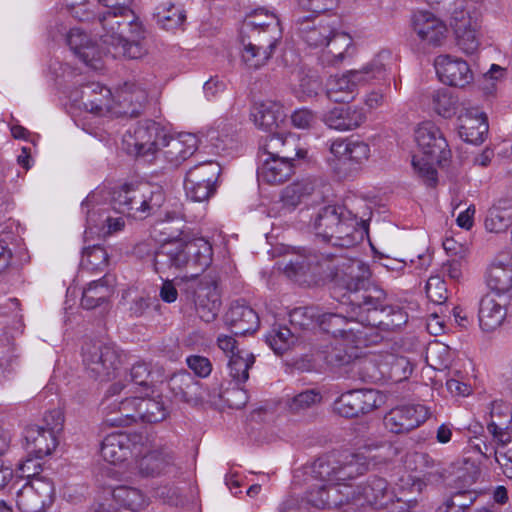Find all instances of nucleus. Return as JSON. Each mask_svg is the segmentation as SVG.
Here are the masks:
<instances>
[{
    "label": "nucleus",
    "mask_w": 512,
    "mask_h": 512,
    "mask_svg": "<svg viewBox=\"0 0 512 512\" xmlns=\"http://www.w3.org/2000/svg\"><path fill=\"white\" fill-rule=\"evenodd\" d=\"M23 437L27 454L35 458L50 455L58 445V437L39 425L27 426Z\"/></svg>",
    "instance_id": "obj_30"
},
{
    "label": "nucleus",
    "mask_w": 512,
    "mask_h": 512,
    "mask_svg": "<svg viewBox=\"0 0 512 512\" xmlns=\"http://www.w3.org/2000/svg\"><path fill=\"white\" fill-rule=\"evenodd\" d=\"M382 394L375 389H353L342 393L333 404L336 414L344 418L366 415L380 407Z\"/></svg>",
    "instance_id": "obj_14"
},
{
    "label": "nucleus",
    "mask_w": 512,
    "mask_h": 512,
    "mask_svg": "<svg viewBox=\"0 0 512 512\" xmlns=\"http://www.w3.org/2000/svg\"><path fill=\"white\" fill-rule=\"evenodd\" d=\"M330 152L337 158L335 169L342 177H350L370 157V147L360 140L337 139L330 145Z\"/></svg>",
    "instance_id": "obj_17"
},
{
    "label": "nucleus",
    "mask_w": 512,
    "mask_h": 512,
    "mask_svg": "<svg viewBox=\"0 0 512 512\" xmlns=\"http://www.w3.org/2000/svg\"><path fill=\"white\" fill-rule=\"evenodd\" d=\"M255 357L251 352L237 350L229 356L228 370L236 384H242L249 378V369L254 365Z\"/></svg>",
    "instance_id": "obj_49"
},
{
    "label": "nucleus",
    "mask_w": 512,
    "mask_h": 512,
    "mask_svg": "<svg viewBox=\"0 0 512 512\" xmlns=\"http://www.w3.org/2000/svg\"><path fill=\"white\" fill-rule=\"evenodd\" d=\"M365 116L361 110L350 106L334 107L322 116V121L330 128L338 131L353 130L361 125Z\"/></svg>",
    "instance_id": "obj_34"
},
{
    "label": "nucleus",
    "mask_w": 512,
    "mask_h": 512,
    "mask_svg": "<svg viewBox=\"0 0 512 512\" xmlns=\"http://www.w3.org/2000/svg\"><path fill=\"white\" fill-rule=\"evenodd\" d=\"M153 17L157 24L165 30H173L180 27L186 19L185 12L174 5L158 7Z\"/></svg>",
    "instance_id": "obj_57"
},
{
    "label": "nucleus",
    "mask_w": 512,
    "mask_h": 512,
    "mask_svg": "<svg viewBox=\"0 0 512 512\" xmlns=\"http://www.w3.org/2000/svg\"><path fill=\"white\" fill-rule=\"evenodd\" d=\"M450 27L457 46L466 54L475 53L480 45L479 24L475 17L464 9H455L450 17Z\"/></svg>",
    "instance_id": "obj_21"
},
{
    "label": "nucleus",
    "mask_w": 512,
    "mask_h": 512,
    "mask_svg": "<svg viewBox=\"0 0 512 512\" xmlns=\"http://www.w3.org/2000/svg\"><path fill=\"white\" fill-rule=\"evenodd\" d=\"M487 284L498 294L512 289V265H492L488 271Z\"/></svg>",
    "instance_id": "obj_53"
},
{
    "label": "nucleus",
    "mask_w": 512,
    "mask_h": 512,
    "mask_svg": "<svg viewBox=\"0 0 512 512\" xmlns=\"http://www.w3.org/2000/svg\"><path fill=\"white\" fill-rule=\"evenodd\" d=\"M324 263L329 270L327 277L347 289L353 317L364 325L366 346L378 344L386 334L398 331L408 322L402 308L387 304L385 290L371 281L369 266L358 259L322 254L320 260L317 255L304 251L289 260L284 273L300 285H310L320 275Z\"/></svg>",
    "instance_id": "obj_1"
},
{
    "label": "nucleus",
    "mask_w": 512,
    "mask_h": 512,
    "mask_svg": "<svg viewBox=\"0 0 512 512\" xmlns=\"http://www.w3.org/2000/svg\"><path fill=\"white\" fill-rule=\"evenodd\" d=\"M415 141L427 160L413 157L414 172L424 185L434 188L438 183V173L433 163L440 167L449 163L452 153L448 142L440 128L430 121L423 122L417 127Z\"/></svg>",
    "instance_id": "obj_6"
},
{
    "label": "nucleus",
    "mask_w": 512,
    "mask_h": 512,
    "mask_svg": "<svg viewBox=\"0 0 512 512\" xmlns=\"http://www.w3.org/2000/svg\"><path fill=\"white\" fill-rule=\"evenodd\" d=\"M81 350L84 371L95 381L110 380L121 366L122 354L115 344L89 340Z\"/></svg>",
    "instance_id": "obj_10"
},
{
    "label": "nucleus",
    "mask_w": 512,
    "mask_h": 512,
    "mask_svg": "<svg viewBox=\"0 0 512 512\" xmlns=\"http://www.w3.org/2000/svg\"><path fill=\"white\" fill-rule=\"evenodd\" d=\"M112 501L116 506L99 504L90 512H139L145 505L142 492L134 487L120 485L112 489Z\"/></svg>",
    "instance_id": "obj_28"
},
{
    "label": "nucleus",
    "mask_w": 512,
    "mask_h": 512,
    "mask_svg": "<svg viewBox=\"0 0 512 512\" xmlns=\"http://www.w3.org/2000/svg\"><path fill=\"white\" fill-rule=\"evenodd\" d=\"M507 314L505 305L499 303L492 295H485L479 303V325L483 331L490 332L497 329Z\"/></svg>",
    "instance_id": "obj_37"
},
{
    "label": "nucleus",
    "mask_w": 512,
    "mask_h": 512,
    "mask_svg": "<svg viewBox=\"0 0 512 512\" xmlns=\"http://www.w3.org/2000/svg\"><path fill=\"white\" fill-rule=\"evenodd\" d=\"M412 28L419 40L428 47L441 46L446 38V25L428 11L413 14Z\"/></svg>",
    "instance_id": "obj_26"
},
{
    "label": "nucleus",
    "mask_w": 512,
    "mask_h": 512,
    "mask_svg": "<svg viewBox=\"0 0 512 512\" xmlns=\"http://www.w3.org/2000/svg\"><path fill=\"white\" fill-rule=\"evenodd\" d=\"M484 224L489 232H506L512 225V198L498 199L488 209Z\"/></svg>",
    "instance_id": "obj_38"
},
{
    "label": "nucleus",
    "mask_w": 512,
    "mask_h": 512,
    "mask_svg": "<svg viewBox=\"0 0 512 512\" xmlns=\"http://www.w3.org/2000/svg\"><path fill=\"white\" fill-rule=\"evenodd\" d=\"M114 406H117L119 414L109 411L105 416V423L114 427L129 426L137 419L151 424L158 423L166 419L169 413L160 396L157 398H125Z\"/></svg>",
    "instance_id": "obj_9"
},
{
    "label": "nucleus",
    "mask_w": 512,
    "mask_h": 512,
    "mask_svg": "<svg viewBox=\"0 0 512 512\" xmlns=\"http://www.w3.org/2000/svg\"><path fill=\"white\" fill-rule=\"evenodd\" d=\"M428 299L435 304H444L448 299V290L444 280L438 276L430 277L426 283Z\"/></svg>",
    "instance_id": "obj_62"
},
{
    "label": "nucleus",
    "mask_w": 512,
    "mask_h": 512,
    "mask_svg": "<svg viewBox=\"0 0 512 512\" xmlns=\"http://www.w3.org/2000/svg\"><path fill=\"white\" fill-rule=\"evenodd\" d=\"M189 140L195 142L192 136H188ZM188 140H183L180 137H172L167 133L165 139L160 145V155L169 162L171 165L177 167L195 152V143L186 144Z\"/></svg>",
    "instance_id": "obj_39"
},
{
    "label": "nucleus",
    "mask_w": 512,
    "mask_h": 512,
    "mask_svg": "<svg viewBox=\"0 0 512 512\" xmlns=\"http://www.w3.org/2000/svg\"><path fill=\"white\" fill-rule=\"evenodd\" d=\"M324 185L325 181L322 178H306L294 182L287 186L282 192L281 200L283 205L287 208L294 209L301 203L304 197L313 194Z\"/></svg>",
    "instance_id": "obj_40"
},
{
    "label": "nucleus",
    "mask_w": 512,
    "mask_h": 512,
    "mask_svg": "<svg viewBox=\"0 0 512 512\" xmlns=\"http://www.w3.org/2000/svg\"><path fill=\"white\" fill-rule=\"evenodd\" d=\"M175 399L188 404H198L202 399L201 383L188 371L174 373L168 382Z\"/></svg>",
    "instance_id": "obj_31"
},
{
    "label": "nucleus",
    "mask_w": 512,
    "mask_h": 512,
    "mask_svg": "<svg viewBox=\"0 0 512 512\" xmlns=\"http://www.w3.org/2000/svg\"><path fill=\"white\" fill-rule=\"evenodd\" d=\"M66 43L73 54L87 66L98 68L100 51L97 44L80 28H72L66 35Z\"/></svg>",
    "instance_id": "obj_29"
},
{
    "label": "nucleus",
    "mask_w": 512,
    "mask_h": 512,
    "mask_svg": "<svg viewBox=\"0 0 512 512\" xmlns=\"http://www.w3.org/2000/svg\"><path fill=\"white\" fill-rule=\"evenodd\" d=\"M268 22H243L240 40H250L274 53L281 37L279 19L274 14H266Z\"/></svg>",
    "instance_id": "obj_20"
},
{
    "label": "nucleus",
    "mask_w": 512,
    "mask_h": 512,
    "mask_svg": "<svg viewBox=\"0 0 512 512\" xmlns=\"http://www.w3.org/2000/svg\"><path fill=\"white\" fill-rule=\"evenodd\" d=\"M111 96V91L98 82L86 84L81 90V99L85 110L98 116L110 111Z\"/></svg>",
    "instance_id": "obj_35"
},
{
    "label": "nucleus",
    "mask_w": 512,
    "mask_h": 512,
    "mask_svg": "<svg viewBox=\"0 0 512 512\" xmlns=\"http://www.w3.org/2000/svg\"><path fill=\"white\" fill-rule=\"evenodd\" d=\"M432 100L434 110L444 118H449L455 113L456 100L448 89L444 88L436 91Z\"/></svg>",
    "instance_id": "obj_60"
},
{
    "label": "nucleus",
    "mask_w": 512,
    "mask_h": 512,
    "mask_svg": "<svg viewBox=\"0 0 512 512\" xmlns=\"http://www.w3.org/2000/svg\"><path fill=\"white\" fill-rule=\"evenodd\" d=\"M381 57L382 55H378L361 70H351L332 80L326 92L327 98L335 103H349L354 99L357 83L386 80V65L381 61Z\"/></svg>",
    "instance_id": "obj_11"
},
{
    "label": "nucleus",
    "mask_w": 512,
    "mask_h": 512,
    "mask_svg": "<svg viewBox=\"0 0 512 512\" xmlns=\"http://www.w3.org/2000/svg\"><path fill=\"white\" fill-rule=\"evenodd\" d=\"M113 294V285L107 275L99 280L90 282L83 289L81 306L84 309H94L107 302Z\"/></svg>",
    "instance_id": "obj_42"
},
{
    "label": "nucleus",
    "mask_w": 512,
    "mask_h": 512,
    "mask_svg": "<svg viewBox=\"0 0 512 512\" xmlns=\"http://www.w3.org/2000/svg\"><path fill=\"white\" fill-rule=\"evenodd\" d=\"M55 498V487L52 480L36 477L20 489L16 496V504L22 512H44Z\"/></svg>",
    "instance_id": "obj_18"
},
{
    "label": "nucleus",
    "mask_w": 512,
    "mask_h": 512,
    "mask_svg": "<svg viewBox=\"0 0 512 512\" xmlns=\"http://www.w3.org/2000/svg\"><path fill=\"white\" fill-rule=\"evenodd\" d=\"M129 436L122 432L107 435L102 443L100 453L103 459L109 463L116 464L125 461L132 452Z\"/></svg>",
    "instance_id": "obj_36"
},
{
    "label": "nucleus",
    "mask_w": 512,
    "mask_h": 512,
    "mask_svg": "<svg viewBox=\"0 0 512 512\" xmlns=\"http://www.w3.org/2000/svg\"><path fill=\"white\" fill-rule=\"evenodd\" d=\"M370 462L365 463L364 458L352 455L349 461H341L337 453H327L318 457L314 462L297 469L293 475L292 487L300 489L302 484L315 481L330 485L345 484L344 481L364 474L369 469Z\"/></svg>",
    "instance_id": "obj_5"
},
{
    "label": "nucleus",
    "mask_w": 512,
    "mask_h": 512,
    "mask_svg": "<svg viewBox=\"0 0 512 512\" xmlns=\"http://www.w3.org/2000/svg\"><path fill=\"white\" fill-rule=\"evenodd\" d=\"M165 134V129L153 120L139 122L133 135L126 140L128 151L146 162H153L160 156V145Z\"/></svg>",
    "instance_id": "obj_12"
},
{
    "label": "nucleus",
    "mask_w": 512,
    "mask_h": 512,
    "mask_svg": "<svg viewBox=\"0 0 512 512\" xmlns=\"http://www.w3.org/2000/svg\"><path fill=\"white\" fill-rule=\"evenodd\" d=\"M320 311L318 307L307 306L293 309L289 314L291 328L296 334L301 331L310 330L318 325Z\"/></svg>",
    "instance_id": "obj_51"
},
{
    "label": "nucleus",
    "mask_w": 512,
    "mask_h": 512,
    "mask_svg": "<svg viewBox=\"0 0 512 512\" xmlns=\"http://www.w3.org/2000/svg\"><path fill=\"white\" fill-rule=\"evenodd\" d=\"M414 367L415 364L405 356L389 355L381 364V372L389 380L398 383L407 380Z\"/></svg>",
    "instance_id": "obj_46"
},
{
    "label": "nucleus",
    "mask_w": 512,
    "mask_h": 512,
    "mask_svg": "<svg viewBox=\"0 0 512 512\" xmlns=\"http://www.w3.org/2000/svg\"><path fill=\"white\" fill-rule=\"evenodd\" d=\"M119 102L123 108L122 113L131 118L141 114L144 105L147 102V92L134 83H125L120 90Z\"/></svg>",
    "instance_id": "obj_41"
},
{
    "label": "nucleus",
    "mask_w": 512,
    "mask_h": 512,
    "mask_svg": "<svg viewBox=\"0 0 512 512\" xmlns=\"http://www.w3.org/2000/svg\"><path fill=\"white\" fill-rule=\"evenodd\" d=\"M163 375L162 368L154 370L150 362L139 360L130 369L131 382L139 386H148L150 383L159 381Z\"/></svg>",
    "instance_id": "obj_55"
},
{
    "label": "nucleus",
    "mask_w": 512,
    "mask_h": 512,
    "mask_svg": "<svg viewBox=\"0 0 512 512\" xmlns=\"http://www.w3.org/2000/svg\"><path fill=\"white\" fill-rule=\"evenodd\" d=\"M251 116L256 126L267 133H272L284 122L286 113L280 103L267 101L255 104Z\"/></svg>",
    "instance_id": "obj_32"
},
{
    "label": "nucleus",
    "mask_w": 512,
    "mask_h": 512,
    "mask_svg": "<svg viewBox=\"0 0 512 512\" xmlns=\"http://www.w3.org/2000/svg\"><path fill=\"white\" fill-rule=\"evenodd\" d=\"M347 298V292L343 295ZM350 306L348 316L340 313H320L318 318V326L328 334L335 338H342L347 342L353 343L356 347L366 346V336L364 333V325H362L352 314V305L346 299Z\"/></svg>",
    "instance_id": "obj_13"
},
{
    "label": "nucleus",
    "mask_w": 512,
    "mask_h": 512,
    "mask_svg": "<svg viewBox=\"0 0 512 512\" xmlns=\"http://www.w3.org/2000/svg\"><path fill=\"white\" fill-rule=\"evenodd\" d=\"M97 24L100 29L95 28V31L101 41L114 47L118 55L128 59L146 55L145 30L133 12H102Z\"/></svg>",
    "instance_id": "obj_4"
},
{
    "label": "nucleus",
    "mask_w": 512,
    "mask_h": 512,
    "mask_svg": "<svg viewBox=\"0 0 512 512\" xmlns=\"http://www.w3.org/2000/svg\"><path fill=\"white\" fill-rule=\"evenodd\" d=\"M98 3L95 0H87L82 4L72 3V11L70 14L79 21L82 22H98L99 13L102 11H97Z\"/></svg>",
    "instance_id": "obj_61"
},
{
    "label": "nucleus",
    "mask_w": 512,
    "mask_h": 512,
    "mask_svg": "<svg viewBox=\"0 0 512 512\" xmlns=\"http://www.w3.org/2000/svg\"><path fill=\"white\" fill-rule=\"evenodd\" d=\"M299 3L312 14L294 20L297 35L311 48L324 47L338 21L334 15L323 13L336 6L337 0H299Z\"/></svg>",
    "instance_id": "obj_7"
},
{
    "label": "nucleus",
    "mask_w": 512,
    "mask_h": 512,
    "mask_svg": "<svg viewBox=\"0 0 512 512\" xmlns=\"http://www.w3.org/2000/svg\"><path fill=\"white\" fill-rule=\"evenodd\" d=\"M489 125L484 113L475 112L474 117L466 116L459 127V136L468 143L481 144L488 133Z\"/></svg>",
    "instance_id": "obj_43"
},
{
    "label": "nucleus",
    "mask_w": 512,
    "mask_h": 512,
    "mask_svg": "<svg viewBox=\"0 0 512 512\" xmlns=\"http://www.w3.org/2000/svg\"><path fill=\"white\" fill-rule=\"evenodd\" d=\"M300 339L291 327L274 325L266 336V343L278 355L285 353L292 345Z\"/></svg>",
    "instance_id": "obj_48"
},
{
    "label": "nucleus",
    "mask_w": 512,
    "mask_h": 512,
    "mask_svg": "<svg viewBox=\"0 0 512 512\" xmlns=\"http://www.w3.org/2000/svg\"><path fill=\"white\" fill-rule=\"evenodd\" d=\"M224 321L235 336L254 333L260 323L257 313L244 300H236L230 304Z\"/></svg>",
    "instance_id": "obj_27"
},
{
    "label": "nucleus",
    "mask_w": 512,
    "mask_h": 512,
    "mask_svg": "<svg viewBox=\"0 0 512 512\" xmlns=\"http://www.w3.org/2000/svg\"><path fill=\"white\" fill-rule=\"evenodd\" d=\"M193 301L196 313L202 321L206 323L214 321L221 306L216 281L212 278L201 280L193 291Z\"/></svg>",
    "instance_id": "obj_23"
},
{
    "label": "nucleus",
    "mask_w": 512,
    "mask_h": 512,
    "mask_svg": "<svg viewBox=\"0 0 512 512\" xmlns=\"http://www.w3.org/2000/svg\"><path fill=\"white\" fill-rule=\"evenodd\" d=\"M165 201L161 186L149 183L125 184L113 192V210L128 216L145 219L156 213Z\"/></svg>",
    "instance_id": "obj_8"
},
{
    "label": "nucleus",
    "mask_w": 512,
    "mask_h": 512,
    "mask_svg": "<svg viewBox=\"0 0 512 512\" xmlns=\"http://www.w3.org/2000/svg\"><path fill=\"white\" fill-rule=\"evenodd\" d=\"M81 209L86 214L85 239L94 233H99L104 229V223L101 219L105 218L106 211L94 203V194H89L81 203Z\"/></svg>",
    "instance_id": "obj_50"
},
{
    "label": "nucleus",
    "mask_w": 512,
    "mask_h": 512,
    "mask_svg": "<svg viewBox=\"0 0 512 512\" xmlns=\"http://www.w3.org/2000/svg\"><path fill=\"white\" fill-rule=\"evenodd\" d=\"M236 384L235 387L220 392L219 397L232 409H241L248 402L247 392Z\"/></svg>",
    "instance_id": "obj_63"
},
{
    "label": "nucleus",
    "mask_w": 512,
    "mask_h": 512,
    "mask_svg": "<svg viewBox=\"0 0 512 512\" xmlns=\"http://www.w3.org/2000/svg\"><path fill=\"white\" fill-rule=\"evenodd\" d=\"M422 405H404L391 409L384 417L385 427L392 433L403 434L419 427L427 418Z\"/></svg>",
    "instance_id": "obj_22"
},
{
    "label": "nucleus",
    "mask_w": 512,
    "mask_h": 512,
    "mask_svg": "<svg viewBox=\"0 0 512 512\" xmlns=\"http://www.w3.org/2000/svg\"><path fill=\"white\" fill-rule=\"evenodd\" d=\"M300 217L307 222L315 236L336 248H350L368 233L367 222L345 205L328 204L318 208L301 209Z\"/></svg>",
    "instance_id": "obj_2"
},
{
    "label": "nucleus",
    "mask_w": 512,
    "mask_h": 512,
    "mask_svg": "<svg viewBox=\"0 0 512 512\" xmlns=\"http://www.w3.org/2000/svg\"><path fill=\"white\" fill-rule=\"evenodd\" d=\"M510 429L511 426H508L507 421H500L498 419L496 422H489L487 425L488 432L501 446H505L511 442L512 436L510 434Z\"/></svg>",
    "instance_id": "obj_64"
},
{
    "label": "nucleus",
    "mask_w": 512,
    "mask_h": 512,
    "mask_svg": "<svg viewBox=\"0 0 512 512\" xmlns=\"http://www.w3.org/2000/svg\"><path fill=\"white\" fill-rule=\"evenodd\" d=\"M322 80L315 71H304L299 73V93L303 98L316 97L322 90Z\"/></svg>",
    "instance_id": "obj_59"
},
{
    "label": "nucleus",
    "mask_w": 512,
    "mask_h": 512,
    "mask_svg": "<svg viewBox=\"0 0 512 512\" xmlns=\"http://www.w3.org/2000/svg\"><path fill=\"white\" fill-rule=\"evenodd\" d=\"M241 43L243 45L241 59L249 69H260L268 63L269 59L273 55L271 50H267L265 47L254 42L252 43L250 40L241 41Z\"/></svg>",
    "instance_id": "obj_52"
},
{
    "label": "nucleus",
    "mask_w": 512,
    "mask_h": 512,
    "mask_svg": "<svg viewBox=\"0 0 512 512\" xmlns=\"http://www.w3.org/2000/svg\"><path fill=\"white\" fill-rule=\"evenodd\" d=\"M340 493L347 498L346 504H353L357 507H383L390 501L387 481L377 476L370 477L365 483L358 485L342 484Z\"/></svg>",
    "instance_id": "obj_16"
},
{
    "label": "nucleus",
    "mask_w": 512,
    "mask_h": 512,
    "mask_svg": "<svg viewBox=\"0 0 512 512\" xmlns=\"http://www.w3.org/2000/svg\"><path fill=\"white\" fill-rule=\"evenodd\" d=\"M434 65L440 81L449 86L465 87L473 80L470 66L461 58L439 55Z\"/></svg>",
    "instance_id": "obj_24"
},
{
    "label": "nucleus",
    "mask_w": 512,
    "mask_h": 512,
    "mask_svg": "<svg viewBox=\"0 0 512 512\" xmlns=\"http://www.w3.org/2000/svg\"><path fill=\"white\" fill-rule=\"evenodd\" d=\"M306 154V150L298 149L295 153L283 151V155L275 154V157H269L258 168V179L272 185L284 183L294 174V161L305 158Z\"/></svg>",
    "instance_id": "obj_19"
},
{
    "label": "nucleus",
    "mask_w": 512,
    "mask_h": 512,
    "mask_svg": "<svg viewBox=\"0 0 512 512\" xmlns=\"http://www.w3.org/2000/svg\"><path fill=\"white\" fill-rule=\"evenodd\" d=\"M212 256V246L206 239L190 237L181 229L154 252L153 266L159 274L175 269L184 270L186 277L196 278L210 266Z\"/></svg>",
    "instance_id": "obj_3"
},
{
    "label": "nucleus",
    "mask_w": 512,
    "mask_h": 512,
    "mask_svg": "<svg viewBox=\"0 0 512 512\" xmlns=\"http://www.w3.org/2000/svg\"><path fill=\"white\" fill-rule=\"evenodd\" d=\"M295 138L293 136H286L283 132L276 130L268 133L265 137L263 149L269 157H275V154L283 155V151H293Z\"/></svg>",
    "instance_id": "obj_56"
},
{
    "label": "nucleus",
    "mask_w": 512,
    "mask_h": 512,
    "mask_svg": "<svg viewBox=\"0 0 512 512\" xmlns=\"http://www.w3.org/2000/svg\"><path fill=\"white\" fill-rule=\"evenodd\" d=\"M138 468L147 477L171 473L174 470V455L167 448L152 450L139 460Z\"/></svg>",
    "instance_id": "obj_33"
},
{
    "label": "nucleus",
    "mask_w": 512,
    "mask_h": 512,
    "mask_svg": "<svg viewBox=\"0 0 512 512\" xmlns=\"http://www.w3.org/2000/svg\"><path fill=\"white\" fill-rule=\"evenodd\" d=\"M221 174V166L215 161H206L191 167L185 177L187 196L202 202L209 199L215 192V183Z\"/></svg>",
    "instance_id": "obj_15"
},
{
    "label": "nucleus",
    "mask_w": 512,
    "mask_h": 512,
    "mask_svg": "<svg viewBox=\"0 0 512 512\" xmlns=\"http://www.w3.org/2000/svg\"><path fill=\"white\" fill-rule=\"evenodd\" d=\"M476 499L477 494L474 491H458L439 506L438 512H465Z\"/></svg>",
    "instance_id": "obj_58"
},
{
    "label": "nucleus",
    "mask_w": 512,
    "mask_h": 512,
    "mask_svg": "<svg viewBox=\"0 0 512 512\" xmlns=\"http://www.w3.org/2000/svg\"><path fill=\"white\" fill-rule=\"evenodd\" d=\"M323 400L322 393L316 388L305 389L292 396H287L285 407L290 414L300 415L318 406Z\"/></svg>",
    "instance_id": "obj_45"
},
{
    "label": "nucleus",
    "mask_w": 512,
    "mask_h": 512,
    "mask_svg": "<svg viewBox=\"0 0 512 512\" xmlns=\"http://www.w3.org/2000/svg\"><path fill=\"white\" fill-rule=\"evenodd\" d=\"M301 488H305L302 500L308 505L319 509L337 508L346 505L347 498L343 497L342 484L326 485L315 481H309V484H302Z\"/></svg>",
    "instance_id": "obj_25"
},
{
    "label": "nucleus",
    "mask_w": 512,
    "mask_h": 512,
    "mask_svg": "<svg viewBox=\"0 0 512 512\" xmlns=\"http://www.w3.org/2000/svg\"><path fill=\"white\" fill-rule=\"evenodd\" d=\"M108 263L109 255L103 246L94 244L83 249L80 262L83 269L88 271H102L108 266Z\"/></svg>",
    "instance_id": "obj_54"
},
{
    "label": "nucleus",
    "mask_w": 512,
    "mask_h": 512,
    "mask_svg": "<svg viewBox=\"0 0 512 512\" xmlns=\"http://www.w3.org/2000/svg\"><path fill=\"white\" fill-rule=\"evenodd\" d=\"M337 25H335V32L332 33L324 45L327 63L331 65L340 63L353 45L352 37L346 32L339 31Z\"/></svg>",
    "instance_id": "obj_44"
},
{
    "label": "nucleus",
    "mask_w": 512,
    "mask_h": 512,
    "mask_svg": "<svg viewBox=\"0 0 512 512\" xmlns=\"http://www.w3.org/2000/svg\"><path fill=\"white\" fill-rule=\"evenodd\" d=\"M318 356L333 368L351 365L353 368L358 367L360 369L362 365V361L342 345L327 346L323 351L319 352Z\"/></svg>",
    "instance_id": "obj_47"
}]
</instances>
